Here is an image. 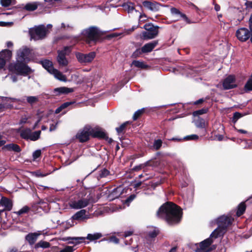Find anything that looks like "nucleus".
I'll return each instance as SVG.
<instances>
[{
    "instance_id": "2eb2a0df",
    "label": "nucleus",
    "mask_w": 252,
    "mask_h": 252,
    "mask_svg": "<svg viewBox=\"0 0 252 252\" xmlns=\"http://www.w3.org/2000/svg\"><path fill=\"white\" fill-rule=\"evenodd\" d=\"M142 4L148 10L154 12L158 11L161 6V5L158 2L148 0L143 1Z\"/></svg>"
},
{
    "instance_id": "ddd939ff",
    "label": "nucleus",
    "mask_w": 252,
    "mask_h": 252,
    "mask_svg": "<svg viewBox=\"0 0 252 252\" xmlns=\"http://www.w3.org/2000/svg\"><path fill=\"white\" fill-rule=\"evenodd\" d=\"M70 52V48L69 47H65L63 50L58 52L57 57L58 62L60 65L66 66L68 64V61L65 58V56L68 55Z\"/></svg>"
},
{
    "instance_id": "09e8293b",
    "label": "nucleus",
    "mask_w": 252,
    "mask_h": 252,
    "mask_svg": "<svg viewBox=\"0 0 252 252\" xmlns=\"http://www.w3.org/2000/svg\"><path fill=\"white\" fill-rule=\"evenodd\" d=\"M206 113V110L201 109L199 110L193 112V114L194 116L202 115Z\"/></svg>"
},
{
    "instance_id": "6e6d98bb",
    "label": "nucleus",
    "mask_w": 252,
    "mask_h": 252,
    "mask_svg": "<svg viewBox=\"0 0 252 252\" xmlns=\"http://www.w3.org/2000/svg\"><path fill=\"white\" fill-rule=\"evenodd\" d=\"M71 103H72L71 102H65V103H64L63 104L61 105V106L63 109L66 108L67 107H68V106H69Z\"/></svg>"
},
{
    "instance_id": "774afa93",
    "label": "nucleus",
    "mask_w": 252,
    "mask_h": 252,
    "mask_svg": "<svg viewBox=\"0 0 252 252\" xmlns=\"http://www.w3.org/2000/svg\"><path fill=\"white\" fill-rule=\"evenodd\" d=\"M176 252V248H173L170 250V251L169 252Z\"/></svg>"
},
{
    "instance_id": "cd10ccee",
    "label": "nucleus",
    "mask_w": 252,
    "mask_h": 252,
    "mask_svg": "<svg viewBox=\"0 0 252 252\" xmlns=\"http://www.w3.org/2000/svg\"><path fill=\"white\" fill-rule=\"evenodd\" d=\"M39 4V3L37 2L28 3L25 5L24 8L28 11H33L37 9Z\"/></svg>"
},
{
    "instance_id": "c03bdc74",
    "label": "nucleus",
    "mask_w": 252,
    "mask_h": 252,
    "mask_svg": "<svg viewBox=\"0 0 252 252\" xmlns=\"http://www.w3.org/2000/svg\"><path fill=\"white\" fill-rule=\"evenodd\" d=\"M242 115L239 112H235L234 113L232 121L234 123H235L240 118H241Z\"/></svg>"
},
{
    "instance_id": "c756f323",
    "label": "nucleus",
    "mask_w": 252,
    "mask_h": 252,
    "mask_svg": "<svg viewBox=\"0 0 252 252\" xmlns=\"http://www.w3.org/2000/svg\"><path fill=\"white\" fill-rule=\"evenodd\" d=\"M149 163H150V161H148L144 163H142V164H139V165L135 166L132 168V170L135 171H138L143 169V171H146L145 168L147 166L149 165Z\"/></svg>"
},
{
    "instance_id": "b1692460",
    "label": "nucleus",
    "mask_w": 252,
    "mask_h": 252,
    "mask_svg": "<svg viewBox=\"0 0 252 252\" xmlns=\"http://www.w3.org/2000/svg\"><path fill=\"white\" fill-rule=\"evenodd\" d=\"M157 44L158 42L156 41L146 44L143 47H142L143 53H148L152 51L157 45Z\"/></svg>"
},
{
    "instance_id": "864d4df0",
    "label": "nucleus",
    "mask_w": 252,
    "mask_h": 252,
    "mask_svg": "<svg viewBox=\"0 0 252 252\" xmlns=\"http://www.w3.org/2000/svg\"><path fill=\"white\" fill-rule=\"evenodd\" d=\"M57 124V123H56L55 125L54 124H51L50 126V131H52L56 129Z\"/></svg>"
},
{
    "instance_id": "c85d7f7f",
    "label": "nucleus",
    "mask_w": 252,
    "mask_h": 252,
    "mask_svg": "<svg viewBox=\"0 0 252 252\" xmlns=\"http://www.w3.org/2000/svg\"><path fill=\"white\" fill-rule=\"evenodd\" d=\"M102 236L101 233L96 232L94 234H88L86 237V239L91 241L99 239Z\"/></svg>"
},
{
    "instance_id": "f257e3e1",
    "label": "nucleus",
    "mask_w": 252,
    "mask_h": 252,
    "mask_svg": "<svg viewBox=\"0 0 252 252\" xmlns=\"http://www.w3.org/2000/svg\"><path fill=\"white\" fill-rule=\"evenodd\" d=\"M182 210L176 204L167 202L161 206L157 212V216L165 219L170 224L178 223L182 217Z\"/></svg>"
},
{
    "instance_id": "4d7b16f0",
    "label": "nucleus",
    "mask_w": 252,
    "mask_h": 252,
    "mask_svg": "<svg viewBox=\"0 0 252 252\" xmlns=\"http://www.w3.org/2000/svg\"><path fill=\"white\" fill-rule=\"evenodd\" d=\"M246 146H245V148L246 149H252V143H246Z\"/></svg>"
},
{
    "instance_id": "412c9836",
    "label": "nucleus",
    "mask_w": 252,
    "mask_h": 252,
    "mask_svg": "<svg viewBox=\"0 0 252 252\" xmlns=\"http://www.w3.org/2000/svg\"><path fill=\"white\" fill-rule=\"evenodd\" d=\"M0 204L4 207V210L10 211L12 208V202L11 200L6 197H2L0 200Z\"/></svg>"
},
{
    "instance_id": "393cba45",
    "label": "nucleus",
    "mask_w": 252,
    "mask_h": 252,
    "mask_svg": "<svg viewBox=\"0 0 252 252\" xmlns=\"http://www.w3.org/2000/svg\"><path fill=\"white\" fill-rule=\"evenodd\" d=\"M51 74H53L56 79L60 81L63 82L67 81V79L65 76L60 71L56 69H54Z\"/></svg>"
},
{
    "instance_id": "5fc2aeb1",
    "label": "nucleus",
    "mask_w": 252,
    "mask_h": 252,
    "mask_svg": "<svg viewBox=\"0 0 252 252\" xmlns=\"http://www.w3.org/2000/svg\"><path fill=\"white\" fill-rule=\"evenodd\" d=\"M146 15L145 14H141L139 16V20L140 21H144L146 20Z\"/></svg>"
},
{
    "instance_id": "58836bf2",
    "label": "nucleus",
    "mask_w": 252,
    "mask_h": 252,
    "mask_svg": "<svg viewBox=\"0 0 252 252\" xmlns=\"http://www.w3.org/2000/svg\"><path fill=\"white\" fill-rule=\"evenodd\" d=\"M245 89L247 91H252V73L249 79L245 86Z\"/></svg>"
},
{
    "instance_id": "de8ad7c7",
    "label": "nucleus",
    "mask_w": 252,
    "mask_h": 252,
    "mask_svg": "<svg viewBox=\"0 0 252 252\" xmlns=\"http://www.w3.org/2000/svg\"><path fill=\"white\" fill-rule=\"evenodd\" d=\"M12 0H0V2L3 6L7 7L11 3Z\"/></svg>"
},
{
    "instance_id": "a211bd4d",
    "label": "nucleus",
    "mask_w": 252,
    "mask_h": 252,
    "mask_svg": "<svg viewBox=\"0 0 252 252\" xmlns=\"http://www.w3.org/2000/svg\"><path fill=\"white\" fill-rule=\"evenodd\" d=\"M73 220L83 221L90 218V215L86 214V211L84 209L77 212L72 217Z\"/></svg>"
},
{
    "instance_id": "69168bd1",
    "label": "nucleus",
    "mask_w": 252,
    "mask_h": 252,
    "mask_svg": "<svg viewBox=\"0 0 252 252\" xmlns=\"http://www.w3.org/2000/svg\"><path fill=\"white\" fill-rule=\"evenodd\" d=\"M215 9L216 11H219L220 9V6L219 5L216 4L215 6Z\"/></svg>"
},
{
    "instance_id": "f03ea898",
    "label": "nucleus",
    "mask_w": 252,
    "mask_h": 252,
    "mask_svg": "<svg viewBox=\"0 0 252 252\" xmlns=\"http://www.w3.org/2000/svg\"><path fill=\"white\" fill-rule=\"evenodd\" d=\"M233 220L230 216L222 215L215 220L218 227L211 233V236L215 239L222 236L225 232L226 228L232 223Z\"/></svg>"
},
{
    "instance_id": "4c0bfd02",
    "label": "nucleus",
    "mask_w": 252,
    "mask_h": 252,
    "mask_svg": "<svg viewBox=\"0 0 252 252\" xmlns=\"http://www.w3.org/2000/svg\"><path fill=\"white\" fill-rule=\"evenodd\" d=\"M132 64L135 67L140 68H145L147 67V65L145 64L144 63L142 62H140L138 61H134L132 63Z\"/></svg>"
},
{
    "instance_id": "a19ab883",
    "label": "nucleus",
    "mask_w": 252,
    "mask_h": 252,
    "mask_svg": "<svg viewBox=\"0 0 252 252\" xmlns=\"http://www.w3.org/2000/svg\"><path fill=\"white\" fill-rule=\"evenodd\" d=\"M51 173V172L43 173L38 170L33 172L32 174L36 177H44L50 174Z\"/></svg>"
},
{
    "instance_id": "0e129e2a",
    "label": "nucleus",
    "mask_w": 252,
    "mask_h": 252,
    "mask_svg": "<svg viewBox=\"0 0 252 252\" xmlns=\"http://www.w3.org/2000/svg\"><path fill=\"white\" fill-rule=\"evenodd\" d=\"M6 44H7V46L8 47H10L12 46V45H13V43L11 41H8L6 43Z\"/></svg>"
},
{
    "instance_id": "a878e982",
    "label": "nucleus",
    "mask_w": 252,
    "mask_h": 252,
    "mask_svg": "<svg viewBox=\"0 0 252 252\" xmlns=\"http://www.w3.org/2000/svg\"><path fill=\"white\" fill-rule=\"evenodd\" d=\"M147 233L148 239H152L157 236L158 233V230L156 227L151 226L148 228Z\"/></svg>"
},
{
    "instance_id": "f3484780",
    "label": "nucleus",
    "mask_w": 252,
    "mask_h": 252,
    "mask_svg": "<svg viewBox=\"0 0 252 252\" xmlns=\"http://www.w3.org/2000/svg\"><path fill=\"white\" fill-rule=\"evenodd\" d=\"M223 87L225 90H228L236 87L235 78L234 76L229 75L223 82Z\"/></svg>"
},
{
    "instance_id": "49530a36",
    "label": "nucleus",
    "mask_w": 252,
    "mask_h": 252,
    "mask_svg": "<svg viewBox=\"0 0 252 252\" xmlns=\"http://www.w3.org/2000/svg\"><path fill=\"white\" fill-rule=\"evenodd\" d=\"M143 53L142 48L137 49L132 54V57L133 58H137L139 57L140 55Z\"/></svg>"
},
{
    "instance_id": "680f3d73",
    "label": "nucleus",
    "mask_w": 252,
    "mask_h": 252,
    "mask_svg": "<svg viewBox=\"0 0 252 252\" xmlns=\"http://www.w3.org/2000/svg\"><path fill=\"white\" fill-rule=\"evenodd\" d=\"M152 167V165L151 164V161H150V163H149V165L147 166L145 168H146V171H144V172H147L149 169H150V168H151Z\"/></svg>"
},
{
    "instance_id": "4be33fe9",
    "label": "nucleus",
    "mask_w": 252,
    "mask_h": 252,
    "mask_svg": "<svg viewBox=\"0 0 252 252\" xmlns=\"http://www.w3.org/2000/svg\"><path fill=\"white\" fill-rule=\"evenodd\" d=\"M39 235L40 234L36 232L29 233L26 235V240L31 245H32L36 241Z\"/></svg>"
},
{
    "instance_id": "0eeeda50",
    "label": "nucleus",
    "mask_w": 252,
    "mask_h": 252,
    "mask_svg": "<svg viewBox=\"0 0 252 252\" xmlns=\"http://www.w3.org/2000/svg\"><path fill=\"white\" fill-rule=\"evenodd\" d=\"M96 54L94 52H90L88 54H82L81 53H76V57L78 61L82 64H88L91 63L95 57Z\"/></svg>"
},
{
    "instance_id": "1a4fd4ad",
    "label": "nucleus",
    "mask_w": 252,
    "mask_h": 252,
    "mask_svg": "<svg viewBox=\"0 0 252 252\" xmlns=\"http://www.w3.org/2000/svg\"><path fill=\"white\" fill-rule=\"evenodd\" d=\"M40 133V130L32 132L30 129L27 128L22 130L20 132V135L25 140L36 141L39 137Z\"/></svg>"
},
{
    "instance_id": "e2e57ef3",
    "label": "nucleus",
    "mask_w": 252,
    "mask_h": 252,
    "mask_svg": "<svg viewBox=\"0 0 252 252\" xmlns=\"http://www.w3.org/2000/svg\"><path fill=\"white\" fill-rule=\"evenodd\" d=\"M248 7L252 8V1H249L246 3Z\"/></svg>"
},
{
    "instance_id": "72a5a7b5",
    "label": "nucleus",
    "mask_w": 252,
    "mask_h": 252,
    "mask_svg": "<svg viewBox=\"0 0 252 252\" xmlns=\"http://www.w3.org/2000/svg\"><path fill=\"white\" fill-rule=\"evenodd\" d=\"M5 148L9 150L17 152L20 151V148L19 146L16 144H13V143L7 145Z\"/></svg>"
},
{
    "instance_id": "6e6552de",
    "label": "nucleus",
    "mask_w": 252,
    "mask_h": 252,
    "mask_svg": "<svg viewBox=\"0 0 252 252\" xmlns=\"http://www.w3.org/2000/svg\"><path fill=\"white\" fill-rule=\"evenodd\" d=\"M90 131L91 136L93 137H97L100 140H104L109 141L108 142H112V139H109L107 134L101 128L98 127L93 128L90 126Z\"/></svg>"
},
{
    "instance_id": "6ab92c4d",
    "label": "nucleus",
    "mask_w": 252,
    "mask_h": 252,
    "mask_svg": "<svg viewBox=\"0 0 252 252\" xmlns=\"http://www.w3.org/2000/svg\"><path fill=\"white\" fill-rule=\"evenodd\" d=\"M30 51L27 48H24L19 50L17 53L18 56V62L25 61L30 54Z\"/></svg>"
},
{
    "instance_id": "2f4dec72",
    "label": "nucleus",
    "mask_w": 252,
    "mask_h": 252,
    "mask_svg": "<svg viewBox=\"0 0 252 252\" xmlns=\"http://www.w3.org/2000/svg\"><path fill=\"white\" fill-rule=\"evenodd\" d=\"M85 239V237H71L69 238L68 240H71V241L69 242V243L73 244L75 245H77L81 243Z\"/></svg>"
},
{
    "instance_id": "473e14b6",
    "label": "nucleus",
    "mask_w": 252,
    "mask_h": 252,
    "mask_svg": "<svg viewBox=\"0 0 252 252\" xmlns=\"http://www.w3.org/2000/svg\"><path fill=\"white\" fill-rule=\"evenodd\" d=\"M246 210V205L245 203L242 202L241 203L238 207V210L236 213V215L238 217L242 215L245 211Z\"/></svg>"
},
{
    "instance_id": "bb28decb",
    "label": "nucleus",
    "mask_w": 252,
    "mask_h": 252,
    "mask_svg": "<svg viewBox=\"0 0 252 252\" xmlns=\"http://www.w3.org/2000/svg\"><path fill=\"white\" fill-rule=\"evenodd\" d=\"M43 67L51 73L55 68L53 66L52 63L49 60H44L42 62Z\"/></svg>"
},
{
    "instance_id": "338daca9",
    "label": "nucleus",
    "mask_w": 252,
    "mask_h": 252,
    "mask_svg": "<svg viewBox=\"0 0 252 252\" xmlns=\"http://www.w3.org/2000/svg\"><path fill=\"white\" fill-rule=\"evenodd\" d=\"M202 101H203V99H199V100H198L196 101L194 103V104H199V103H201Z\"/></svg>"
},
{
    "instance_id": "603ef678",
    "label": "nucleus",
    "mask_w": 252,
    "mask_h": 252,
    "mask_svg": "<svg viewBox=\"0 0 252 252\" xmlns=\"http://www.w3.org/2000/svg\"><path fill=\"white\" fill-rule=\"evenodd\" d=\"M109 242H113L115 244H118L119 242V239L115 236H112L111 237L109 240Z\"/></svg>"
},
{
    "instance_id": "ea45409f",
    "label": "nucleus",
    "mask_w": 252,
    "mask_h": 252,
    "mask_svg": "<svg viewBox=\"0 0 252 252\" xmlns=\"http://www.w3.org/2000/svg\"><path fill=\"white\" fill-rule=\"evenodd\" d=\"M128 124L127 122H126L123 124H122L119 127H117L116 128V130L117 132V133L120 134L121 133H123L124 131H125L126 126Z\"/></svg>"
},
{
    "instance_id": "3c124183",
    "label": "nucleus",
    "mask_w": 252,
    "mask_h": 252,
    "mask_svg": "<svg viewBox=\"0 0 252 252\" xmlns=\"http://www.w3.org/2000/svg\"><path fill=\"white\" fill-rule=\"evenodd\" d=\"M153 144L152 146H150L153 149L155 150H158L159 149L161 146V143H152Z\"/></svg>"
},
{
    "instance_id": "8fccbe9b",
    "label": "nucleus",
    "mask_w": 252,
    "mask_h": 252,
    "mask_svg": "<svg viewBox=\"0 0 252 252\" xmlns=\"http://www.w3.org/2000/svg\"><path fill=\"white\" fill-rule=\"evenodd\" d=\"M109 171L106 169H103L101 171V172L99 174L100 177H104L106 176L109 174Z\"/></svg>"
},
{
    "instance_id": "f8f14e48",
    "label": "nucleus",
    "mask_w": 252,
    "mask_h": 252,
    "mask_svg": "<svg viewBox=\"0 0 252 252\" xmlns=\"http://www.w3.org/2000/svg\"><path fill=\"white\" fill-rule=\"evenodd\" d=\"M213 238L210 237L201 242L199 245H196L197 249L196 252H208L211 250L210 245L213 243Z\"/></svg>"
},
{
    "instance_id": "13d9d810",
    "label": "nucleus",
    "mask_w": 252,
    "mask_h": 252,
    "mask_svg": "<svg viewBox=\"0 0 252 252\" xmlns=\"http://www.w3.org/2000/svg\"><path fill=\"white\" fill-rule=\"evenodd\" d=\"M121 34H122V33H113L109 35V37H117V36L120 35Z\"/></svg>"
},
{
    "instance_id": "9d476101",
    "label": "nucleus",
    "mask_w": 252,
    "mask_h": 252,
    "mask_svg": "<svg viewBox=\"0 0 252 252\" xmlns=\"http://www.w3.org/2000/svg\"><path fill=\"white\" fill-rule=\"evenodd\" d=\"M83 34L90 40H96L100 37V31L95 27H91L84 31Z\"/></svg>"
},
{
    "instance_id": "aec40b11",
    "label": "nucleus",
    "mask_w": 252,
    "mask_h": 252,
    "mask_svg": "<svg viewBox=\"0 0 252 252\" xmlns=\"http://www.w3.org/2000/svg\"><path fill=\"white\" fill-rule=\"evenodd\" d=\"M169 140H176V141H197L200 140V139L199 138V136L196 134H191L190 135L185 136L183 138L179 137H173L171 139H169Z\"/></svg>"
},
{
    "instance_id": "e433bc0d",
    "label": "nucleus",
    "mask_w": 252,
    "mask_h": 252,
    "mask_svg": "<svg viewBox=\"0 0 252 252\" xmlns=\"http://www.w3.org/2000/svg\"><path fill=\"white\" fill-rule=\"evenodd\" d=\"M27 101L30 104H33L38 101V97L36 96H29L27 97Z\"/></svg>"
},
{
    "instance_id": "39448f33",
    "label": "nucleus",
    "mask_w": 252,
    "mask_h": 252,
    "mask_svg": "<svg viewBox=\"0 0 252 252\" xmlns=\"http://www.w3.org/2000/svg\"><path fill=\"white\" fill-rule=\"evenodd\" d=\"M10 71L20 75H27L30 71V68L23 63H17L15 64H11L9 65Z\"/></svg>"
},
{
    "instance_id": "dca6fc26",
    "label": "nucleus",
    "mask_w": 252,
    "mask_h": 252,
    "mask_svg": "<svg viewBox=\"0 0 252 252\" xmlns=\"http://www.w3.org/2000/svg\"><path fill=\"white\" fill-rule=\"evenodd\" d=\"M11 52L9 50H3L0 52V69L3 68L6 62L11 57Z\"/></svg>"
},
{
    "instance_id": "bf43d9fd",
    "label": "nucleus",
    "mask_w": 252,
    "mask_h": 252,
    "mask_svg": "<svg viewBox=\"0 0 252 252\" xmlns=\"http://www.w3.org/2000/svg\"><path fill=\"white\" fill-rule=\"evenodd\" d=\"M132 234V231H127V232H126L124 234V236L125 237H127L129 236H130L131 234Z\"/></svg>"
},
{
    "instance_id": "9b49d317",
    "label": "nucleus",
    "mask_w": 252,
    "mask_h": 252,
    "mask_svg": "<svg viewBox=\"0 0 252 252\" xmlns=\"http://www.w3.org/2000/svg\"><path fill=\"white\" fill-rule=\"evenodd\" d=\"M90 126H86L77 133L76 137L80 142H86L90 140Z\"/></svg>"
},
{
    "instance_id": "423d86ee",
    "label": "nucleus",
    "mask_w": 252,
    "mask_h": 252,
    "mask_svg": "<svg viewBox=\"0 0 252 252\" xmlns=\"http://www.w3.org/2000/svg\"><path fill=\"white\" fill-rule=\"evenodd\" d=\"M144 28L146 32H143L142 33L144 39H153L158 34V27H155L152 24H148L144 26Z\"/></svg>"
},
{
    "instance_id": "7c9ffc66",
    "label": "nucleus",
    "mask_w": 252,
    "mask_h": 252,
    "mask_svg": "<svg viewBox=\"0 0 252 252\" xmlns=\"http://www.w3.org/2000/svg\"><path fill=\"white\" fill-rule=\"evenodd\" d=\"M123 7L128 13L132 12L134 10L133 3L130 2L124 3L123 5Z\"/></svg>"
},
{
    "instance_id": "20e7f679",
    "label": "nucleus",
    "mask_w": 252,
    "mask_h": 252,
    "mask_svg": "<svg viewBox=\"0 0 252 252\" xmlns=\"http://www.w3.org/2000/svg\"><path fill=\"white\" fill-rule=\"evenodd\" d=\"M31 39L35 40L44 38L47 34V30L45 26L41 25L35 27L29 31Z\"/></svg>"
},
{
    "instance_id": "4468645a",
    "label": "nucleus",
    "mask_w": 252,
    "mask_h": 252,
    "mask_svg": "<svg viewBox=\"0 0 252 252\" xmlns=\"http://www.w3.org/2000/svg\"><path fill=\"white\" fill-rule=\"evenodd\" d=\"M237 38L241 41H246L249 38L252 37V31H249L247 29L242 28L238 29L236 33Z\"/></svg>"
},
{
    "instance_id": "a18cd8bd",
    "label": "nucleus",
    "mask_w": 252,
    "mask_h": 252,
    "mask_svg": "<svg viewBox=\"0 0 252 252\" xmlns=\"http://www.w3.org/2000/svg\"><path fill=\"white\" fill-rule=\"evenodd\" d=\"M143 109L138 110L135 112L133 116V120H136L143 113Z\"/></svg>"
},
{
    "instance_id": "c9c22d12",
    "label": "nucleus",
    "mask_w": 252,
    "mask_h": 252,
    "mask_svg": "<svg viewBox=\"0 0 252 252\" xmlns=\"http://www.w3.org/2000/svg\"><path fill=\"white\" fill-rule=\"evenodd\" d=\"M29 210L30 208L27 206H25L22 208L20 209L19 211L15 212L14 213H15L18 216H20L23 214L27 213L29 211Z\"/></svg>"
},
{
    "instance_id": "052dcab7",
    "label": "nucleus",
    "mask_w": 252,
    "mask_h": 252,
    "mask_svg": "<svg viewBox=\"0 0 252 252\" xmlns=\"http://www.w3.org/2000/svg\"><path fill=\"white\" fill-rule=\"evenodd\" d=\"M63 109V108L62 107V106H61L60 107H58L55 111V113L56 114H58V113H59Z\"/></svg>"
},
{
    "instance_id": "37998d69",
    "label": "nucleus",
    "mask_w": 252,
    "mask_h": 252,
    "mask_svg": "<svg viewBox=\"0 0 252 252\" xmlns=\"http://www.w3.org/2000/svg\"><path fill=\"white\" fill-rule=\"evenodd\" d=\"M75 250L74 247L66 246L62 249L60 252H73Z\"/></svg>"
},
{
    "instance_id": "7ed1b4c3",
    "label": "nucleus",
    "mask_w": 252,
    "mask_h": 252,
    "mask_svg": "<svg viewBox=\"0 0 252 252\" xmlns=\"http://www.w3.org/2000/svg\"><path fill=\"white\" fill-rule=\"evenodd\" d=\"M92 200L90 195L86 197L77 196L70 199L68 202V205L70 208L74 210L82 209L92 203Z\"/></svg>"
},
{
    "instance_id": "79ce46f5",
    "label": "nucleus",
    "mask_w": 252,
    "mask_h": 252,
    "mask_svg": "<svg viewBox=\"0 0 252 252\" xmlns=\"http://www.w3.org/2000/svg\"><path fill=\"white\" fill-rule=\"evenodd\" d=\"M41 154V151L40 150H37L32 153L33 160H35L38 158Z\"/></svg>"
},
{
    "instance_id": "5701e85b",
    "label": "nucleus",
    "mask_w": 252,
    "mask_h": 252,
    "mask_svg": "<svg viewBox=\"0 0 252 252\" xmlns=\"http://www.w3.org/2000/svg\"><path fill=\"white\" fill-rule=\"evenodd\" d=\"M73 91L72 88H69L65 87H62L54 89V93L57 94H67Z\"/></svg>"
},
{
    "instance_id": "f704fd0d",
    "label": "nucleus",
    "mask_w": 252,
    "mask_h": 252,
    "mask_svg": "<svg viewBox=\"0 0 252 252\" xmlns=\"http://www.w3.org/2000/svg\"><path fill=\"white\" fill-rule=\"evenodd\" d=\"M50 247V244L49 242H46V241H41L37 243L35 245V248H47Z\"/></svg>"
}]
</instances>
